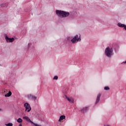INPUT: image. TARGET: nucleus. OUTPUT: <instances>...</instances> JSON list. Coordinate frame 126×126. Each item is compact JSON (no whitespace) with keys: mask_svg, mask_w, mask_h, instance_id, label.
<instances>
[{"mask_svg":"<svg viewBox=\"0 0 126 126\" xmlns=\"http://www.w3.org/2000/svg\"><path fill=\"white\" fill-rule=\"evenodd\" d=\"M65 119V116L62 115L60 116V119L59 120V122H61V121H63Z\"/></svg>","mask_w":126,"mask_h":126,"instance_id":"nucleus-12","label":"nucleus"},{"mask_svg":"<svg viewBox=\"0 0 126 126\" xmlns=\"http://www.w3.org/2000/svg\"><path fill=\"white\" fill-rule=\"evenodd\" d=\"M28 99H29V100H34V101H35V100H37V97L32 95V94L28 95Z\"/></svg>","mask_w":126,"mask_h":126,"instance_id":"nucleus-8","label":"nucleus"},{"mask_svg":"<svg viewBox=\"0 0 126 126\" xmlns=\"http://www.w3.org/2000/svg\"><path fill=\"white\" fill-rule=\"evenodd\" d=\"M23 119L24 120H26V121H27L28 123H31V124H32V125L35 126H41L40 125L36 124L34 122H32L31 120L29 119V117L28 116H25L23 117Z\"/></svg>","mask_w":126,"mask_h":126,"instance_id":"nucleus-4","label":"nucleus"},{"mask_svg":"<svg viewBox=\"0 0 126 126\" xmlns=\"http://www.w3.org/2000/svg\"><path fill=\"white\" fill-rule=\"evenodd\" d=\"M100 97H101V94H99L97 95V96L96 99V101H95V105H97V104H98V103H99V101H100Z\"/></svg>","mask_w":126,"mask_h":126,"instance_id":"nucleus-11","label":"nucleus"},{"mask_svg":"<svg viewBox=\"0 0 126 126\" xmlns=\"http://www.w3.org/2000/svg\"><path fill=\"white\" fill-rule=\"evenodd\" d=\"M89 110L88 107H85L81 108L80 110H79V112H81V113H83V114H85L86 112H87Z\"/></svg>","mask_w":126,"mask_h":126,"instance_id":"nucleus-7","label":"nucleus"},{"mask_svg":"<svg viewBox=\"0 0 126 126\" xmlns=\"http://www.w3.org/2000/svg\"><path fill=\"white\" fill-rule=\"evenodd\" d=\"M4 38L7 43H12L14 41V38H9L7 35H4Z\"/></svg>","mask_w":126,"mask_h":126,"instance_id":"nucleus-5","label":"nucleus"},{"mask_svg":"<svg viewBox=\"0 0 126 126\" xmlns=\"http://www.w3.org/2000/svg\"><path fill=\"white\" fill-rule=\"evenodd\" d=\"M5 126H13V124L12 123H8L7 124H5Z\"/></svg>","mask_w":126,"mask_h":126,"instance_id":"nucleus-15","label":"nucleus"},{"mask_svg":"<svg viewBox=\"0 0 126 126\" xmlns=\"http://www.w3.org/2000/svg\"><path fill=\"white\" fill-rule=\"evenodd\" d=\"M59 77L58 76H55L53 78L54 80H58Z\"/></svg>","mask_w":126,"mask_h":126,"instance_id":"nucleus-17","label":"nucleus"},{"mask_svg":"<svg viewBox=\"0 0 126 126\" xmlns=\"http://www.w3.org/2000/svg\"><path fill=\"white\" fill-rule=\"evenodd\" d=\"M124 63H126V61L124 62H123Z\"/></svg>","mask_w":126,"mask_h":126,"instance_id":"nucleus-22","label":"nucleus"},{"mask_svg":"<svg viewBox=\"0 0 126 126\" xmlns=\"http://www.w3.org/2000/svg\"><path fill=\"white\" fill-rule=\"evenodd\" d=\"M56 13L57 15L59 17L62 16V17H68L69 16V12L64 11H62L60 10H56Z\"/></svg>","mask_w":126,"mask_h":126,"instance_id":"nucleus-1","label":"nucleus"},{"mask_svg":"<svg viewBox=\"0 0 126 126\" xmlns=\"http://www.w3.org/2000/svg\"><path fill=\"white\" fill-rule=\"evenodd\" d=\"M12 94V93H11V91H9L8 93L6 94H5V97H10V96H11Z\"/></svg>","mask_w":126,"mask_h":126,"instance_id":"nucleus-13","label":"nucleus"},{"mask_svg":"<svg viewBox=\"0 0 126 126\" xmlns=\"http://www.w3.org/2000/svg\"><path fill=\"white\" fill-rule=\"evenodd\" d=\"M65 99H66L67 101H68L70 103H71L72 104L74 103V100H73L72 98L71 97L69 98L66 95H65Z\"/></svg>","mask_w":126,"mask_h":126,"instance_id":"nucleus-9","label":"nucleus"},{"mask_svg":"<svg viewBox=\"0 0 126 126\" xmlns=\"http://www.w3.org/2000/svg\"><path fill=\"white\" fill-rule=\"evenodd\" d=\"M19 126H22V124H20L19 125Z\"/></svg>","mask_w":126,"mask_h":126,"instance_id":"nucleus-20","label":"nucleus"},{"mask_svg":"<svg viewBox=\"0 0 126 126\" xmlns=\"http://www.w3.org/2000/svg\"><path fill=\"white\" fill-rule=\"evenodd\" d=\"M17 123H22L23 122V120L21 118H19L17 120Z\"/></svg>","mask_w":126,"mask_h":126,"instance_id":"nucleus-14","label":"nucleus"},{"mask_svg":"<svg viewBox=\"0 0 126 126\" xmlns=\"http://www.w3.org/2000/svg\"><path fill=\"white\" fill-rule=\"evenodd\" d=\"M81 41V36L80 35L78 37V35H76L73 38L71 39V42L72 44H75V43H77V42H80Z\"/></svg>","mask_w":126,"mask_h":126,"instance_id":"nucleus-3","label":"nucleus"},{"mask_svg":"<svg viewBox=\"0 0 126 126\" xmlns=\"http://www.w3.org/2000/svg\"><path fill=\"white\" fill-rule=\"evenodd\" d=\"M24 107H25L26 111L29 113L30 111H31V106H30V104L28 103H26L24 104Z\"/></svg>","mask_w":126,"mask_h":126,"instance_id":"nucleus-6","label":"nucleus"},{"mask_svg":"<svg viewBox=\"0 0 126 126\" xmlns=\"http://www.w3.org/2000/svg\"><path fill=\"white\" fill-rule=\"evenodd\" d=\"M104 90H106V91L110 90V88L109 87H105Z\"/></svg>","mask_w":126,"mask_h":126,"instance_id":"nucleus-18","label":"nucleus"},{"mask_svg":"<svg viewBox=\"0 0 126 126\" xmlns=\"http://www.w3.org/2000/svg\"><path fill=\"white\" fill-rule=\"evenodd\" d=\"M0 6H1V7H5V6H6V4L2 3L0 4Z\"/></svg>","mask_w":126,"mask_h":126,"instance_id":"nucleus-16","label":"nucleus"},{"mask_svg":"<svg viewBox=\"0 0 126 126\" xmlns=\"http://www.w3.org/2000/svg\"><path fill=\"white\" fill-rule=\"evenodd\" d=\"M1 111H2V109H1V108H0V112H1Z\"/></svg>","mask_w":126,"mask_h":126,"instance_id":"nucleus-21","label":"nucleus"},{"mask_svg":"<svg viewBox=\"0 0 126 126\" xmlns=\"http://www.w3.org/2000/svg\"><path fill=\"white\" fill-rule=\"evenodd\" d=\"M113 52V48H110L109 47H107L105 50V54L108 58H111L114 55Z\"/></svg>","mask_w":126,"mask_h":126,"instance_id":"nucleus-2","label":"nucleus"},{"mask_svg":"<svg viewBox=\"0 0 126 126\" xmlns=\"http://www.w3.org/2000/svg\"><path fill=\"white\" fill-rule=\"evenodd\" d=\"M67 40L68 41H71V38L70 37H67Z\"/></svg>","mask_w":126,"mask_h":126,"instance_id":"nucleus-19","label":"nucleus"},{"mask_svg":"<svg viewBox=\"0 0 126 126\" xmlns=\"http://www.w3.org/2000/svg\"><path fill=\"white\" fill-rule=\"evenodd\" d=\"M117 26L119 27H120L121 28H124V29L125 30H126V25L124 24H122L121 23H119L118 24H117Z\"/></svg>","mask_w":126,"mask_h":126,"instance_id":"nucleus-10","label":"nucleus"},{"mask_svg":"<svg viewBox=\"0 0 126 126\" xmlns=\"http://www.w3.org/2000/svg\"><path fill=\"white\" fill-rule=\"evenodd\" d=\"M29 45H30V43H29V44H28V46H29Z\"/></svg>","mask_w":126,"mask_h":126,"instance_id":"nucleus-23","label":"nucleus"}]
</instances>
